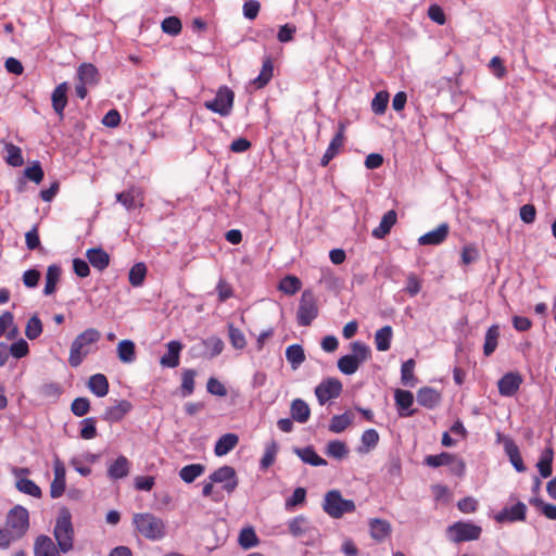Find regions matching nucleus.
<instances>
[{
  "label": "nucleus",
  "mask_w": 556,
  "mask_h": 556,
  "mask_svg": "<svg viewBox=\"0 0 556 556\" xmlns=\"http://www.w3.org/2000/svg\"><path fill=\"white\" fill-rule=\"evenodd\" d=\"M101 338V333L94 328H88L79 333L72 342L68 363L72 367H78L91 353L92 345Z\"/></svg>",
  "instance_id": "f257e3e1"
},
{
  "label": "nucleus",
  "mask_w": 556,
  "mask_h": 556,
  "mask_svg": "<svg viewBox=\"0 0 556 556\" xmlns=\"http://www.w3.org/2000/svg\"><path fill=\"white\" fill-rule=\"evenodd\" d=\"M53 535L60 551L63 554L68 553L74 546V527L72 523V515L68 508L62 507L59 510Z\"/></svg>",
  "instance_id": "f03ea898"
},
{
  "label": "nucleus",
  "mask_w": 556,
  "mask_h": 556,
  "mask_svg": "<svg viewBox=\"0 0 556 556\" xmlns=\"http://www.w3.org/2000/svg\"><path fill=\"white\" fill-rule=\"evenodd\" d=\"M132 521L137 531L148 540L156 541L165 535L163 520L153 514H135Z\"/></svg>",
  "instance_id": "7ed1b4c3"
},
{
  "label": "nucleus",
  "mask_w": 556,
  "mask_h": 556,
  "mask_svg": "<svg viewBox=\"0 0 556 556\" xmlns=\"http://www.w3.org/2000/svg\"><path fill=\"white\" fill-rule=\"evenodd\" d=\"M355 508L354 501L343 498L339 490H330L324 496L323 509L331 518H341L345 514L353 513Z\"/></svg>",
  "instance_id": "20e7f679"
},
{
  "label": "nucleus",
  "mask_w": 556,
  "mask_h": 556,
  "mask_svg": "<svg viewBox=\"0 0 556 556\" xmlns=\"http://www.w3.org/2000/svg\"><path fill=\"white\" fill-rule=\"evenodd\" d=\"M317 299L314 292L309 289L303 291L298 312L296 320L300 326L307 327L318 316Z\"/></svg>",
  "instance_id": "39448f33"
},
{
  "label": "nucleus",
  "mask_w": 556,
  "mask_h": 556,
  "mask_svg": "<svg viewBox=\"0 0 556 556\" xmlns=\"http://www.w3.org/2000/svg\"><path fill=\"white\" fill-rule=\"evenodd\" d=\"M235 101V92L227 86H220L216 96L212 100L204 102L205 109L219 114L220 116L230 115Z\"/></svg>",
  "instance_id": "423d86ee"
},
{
  "label": "nucleus",
  "mask_w": 556,
  "mask_h": 556,
  "mask_svg": "<svg viewBox=\"0 0 556 556\" xmlns=\"http://www.w3.org/2000/svg\"><path fill=\"white\" fill-rule=\"evenodd\" d=\"M5 527L13 531L15 538H22L29 527V516L26 508L15 506L7 515Z\"/></svg>",
  "instance_id": "0eeeda50"
},
{
  "label": "nucleus",
  "mask_w": 556,
  "mask_h": 556,
  "mask_svg": "<svg viewBox=\"0 0 556 556\" xmlns=\"http://www.w3.org/2000/svg\"><path fill=\"white\" fill-rule=\"evenodd\" d=\"M451 539L455 543L478 540L482 529L479 526L469 522L458 521L447 528Z\"/></svg>",
  "instance_id": "6e6552de"
},
{
  "label": "nucleus",
  "mask_w": 556,
  "mask_h": 556,
  "mask_svg": "<svg viewBox=\"0 0 556 556\" xmlns=\"http://www.w3.org/2000/svg\"><path fill=\"white\" fill-rule=\"evenodd\" d=\"M341 392L342 383L337 378H327L315 388V395L320 405L326 404L332 399L339 397Z\"/></svg>",
  "instance_id": "1a4fd4ad"
},
{
  "label": "nucleus",
  "mask_w": 556,
  "mask_h": 556,
  "mask_svg": "<svg viewBox=\"0 0 556 556\" xmlns=\"http://www.w3.org/2000/svg\"><path fill=\"white\" fill-rule=\"evenodd\" d=\"M210 480L215 483H224V489L232 493L238 486L236 470L230 466H223L210 475Z\"/></svg>",
  "instance_id": "9d476101"
},
{
  "label": "nucleus",
  "mask_w": 556,
  "mask_h": 556,
  "mask_svg": "<svg viewBox=\"0 0 556 556\" xmlns=\"http://www.w3.org/2000/svg\"><path fill=\"white\" fill-rule=\"evenodd\" d=\"M53 471L54 477L50 485V496L52 498H59L63 495L65 491V466L64 464L56 457L53 463Z\"/></svg>",
  "instance_id": "9b49d317"
},
{
  "label": "nucleus",
  "mask_w": 556,
  "mask_h": 556,
  "mask_svg": "<svg viewBox=\"0 0 556 556\" xmlns=\"http://www.w3.org/2000/svg\"><path fill=\"white\" fill-rule=\"evenodd\" d=\"M527 506L522 502L516 503L511 507H505L496 514L495 520L500 523L523 521L526 519Z\"/></svg>",
  "instance_id": "f8f14e48"
},
{
  "label": "nucleus",
  "mask_w": 556,
  "mask_h": 556,
  "mask_svg": "<svg viewBox=\"0 0 556 556\" xmlns=\"http://www.w3.org/2000/svg\"><path fill=\"white\" fill-rule=\"evenodd\" d=\"M34 555L35 556H62L58 543L45 534H40L36 538L34 543Z\"/></svg>",
  "instance_id": "ddd939ff"
},
{
  "label": "nucleus",
  "mask_w": 556,
  "mask_h": 556,
  "mask_svg": "<svg viewBox=\"0 0 556 556\" xmlns=\"http://www.w3.org/2000/svg\"><path fill=\"white\" fill-rule=\"evenodd\" d=\"M450 232L447 223L440 224L435 229L422 235L418 239L420 245H439L445 241Z\"/></svg>",
  "instance_id": "4468645a"
},
{
  "label": "nucleus",
  "mask_w": 556,
  "mask_h": 556,
  "mask_svg": "<svg viewBox=\"0 0 556 556\" xmlns=\"http://www.w3.org/2000/svg\"><path fill=\"white\" fill-rule=\"evenodd\" d=\"M132 408V405L127 400H122L117 402L115 405L110 406L105 409L102 415L103 420L108 422H117L124 418V416L129 413Z\"/></svg>",
  "instance_id": "2eb2a0df"
},
{
  "label": "nucleus",
  "mask_w": 556,
  "mask_h": 556,
  "mask_svg": "<svg viewBox=\"0 0 556 556\" xmlns=\"http://www.w3.org/2000/svg\"><path fill=\"white\" fill-rule=\"evenodd\" d=\"M116 200L127 210L137 208L143 205L142 192L139 188H130L127 191L116 194Z\"/></svg>",
  "instance_id": "dca6fc26"
},
{
  "label": "nucleus",
  "mask_w": 556,
  "mask_h": 556,
  "mask_svg": "<svg viewBox=\"0 0 556 556\" xmlns=\"http://www.w3.org/2000/svg\"><path fill=\"white\" fill-rule=\"evenodd\" d=\"M45 177L43 169L38 161H35L30 166L24 169V176L18 180L17 191L23 192L25 190L26 181L28 179L35 184H40Z\"/></svg>",
  "instance_id": "f3484780"
},
{
  "label": "nucleus",
  "mask_w": 556,
  "mask_h": 556,
  "mask_svg": "<svg viewBox=\"0 0 556 556\" xmlns=\"http://www.w3.org/2000/svg\"><path fill=\"white\" fill-rule=\"evenodd\" d=\"M182 350V344L179 341L173 340L167 343V353L160 359L163 367L175 368L179 365V355Z\"/></svg>",
  "instance_id": "a211bd4d"
},
{
  "label": "nucleus",
  "mask_w": 556,
  "mask_h": 556,
  "mask_svg": "<svg viewBox=\"0 0 556 556\" xmlns=\"http://www.w3.org/2000/svg\"><path fill=\"white\" fill-rule=\"evenodd\" d=\"M395 403L401 417H409L414 415V410H409V407L414 403V395L410 391L396 390L394 393Z\"/></svg>",
  "instance_id": "6ab92c4d"
},
{
  "label": "nucleus",
  "mask_w": 556,
  "mask_h": 556,
  "mask_svg": "<svg viewBox=\"0 0 556 556\" xmlns=\"http://www.w3.org/2000/svg\"><path fill=\"white\" fill-rule=\"evenodd\" d=\"M67 83L58 85L51 96L52 106L55 113L62 118L64 109L67 104Z\"/></svg>",
  "instance_id": "aec40b11"
},
{
  "label": "nucleus",
  "mask_w": 556,
  "mask_h": 556,
  "mask_svg": "<svg viewBox=\"0 0 556 556\" xmlns=\"http://www.w3.org/2000/svg\"><path fill=\"white\" fill-rule=\"evenodd\" d=\"M521 383V378L513 372L504 375L498 381V391L504 396L514 395Z\"/></svg>",
  "instance_id": "412c9836"
},
{
  "label": "nucleus",
  "mask_w": 556,
  "mask_h": 556,
  "mask_svg": "<svg viewBox=\"0 0 556 556\" xmlns=\"http://www.w3.org/2000/svg\"><path fill=\"white\" fill-rule=\"evenodd\" d=\"M504 450L514 468L518 472H523L526 470V466L523 464L522 457L520 455L519 448L510 438L504 439Z\"/></svg>",
  "instance_id": "4be33fe9"
},
{
  "label": "nucleus",
  "mask_w": 556,
  "mask_h": 556,
  "mask_svg": "<svg viewBox=\"0 0 556 556\" xmlns=\"http://www.w3.org/2000/svg\"><path fill=\"white\" fill-rule=\"evenodd\" d=\"M441 401V394L433 388L424 387L417 392V402L427 408L435 407Z\"/></svg>",
  "instance_id": "5701e85b"
},
{
  "label": "nucleus",
  "mask_w": 556,
  "mask_h": 556,
  "mask_svg": "<svg viewBox=\"0 0 556 556\" xmlns=\"http://www.w3.org/2000/svg\"><path fill=\"white\" fill-rule=\"evenodd\" d=\"M86 256L88 262L99 270L105 269L110 264L109 254L101 248H92L87 250Z\"/></svg>",
  "instance_id": "b1692460"
},
{
  "label": "nucleus",
  "mask_w": 556,
  "mask_h": 556,
  "mask_svg": "<svg viewBox=\"0 0 556 556\" xmlns=\"http://www.w3.org/2000/svg\"><path fill=\"white\" fill-rule=\"evenodd\" d=\"M239 438L235 433H226L222 435L215 443L214 453L217 456H224L236 447Z\"/></svg>",
  "instance_id": "393cba45"
},
{
  "label": "nucleus",
  "mask_w": 556,
  "mask_h": 556,
  "mask_svg": "<svg viewBox=\"0 0 556 556\" xmlns=\"http://www.w3.org/2000/svg\"><path fill=\"white\" fill-rule=\"evenodd\" d=\"M77 76L83 85H97L99 81V73L97 67L91 63H84L77 70Z\"/></svg>",
  "instance_id": "a878e982"
},
{
  "label": "nucleus",
  "mask_w": 556,
  "mask_h": 556,
  "mask_svg": "<svg viewBox=\"0 0 556 556\" xmlns=\"http://www.w3.org/2000/svg\"><path fill=\"white\" fill-rule=\"evenodd\" d=\"M396 223V212L393 210L388 211L381 218V222L377 228L372 230V236L377 239L384 238L391 228Z\"/></svg>",
  "instance_id": "bb28decb"
},
{
  "label": "nucleus",
  "mask_w": 556,
  "mask_h": 556,
  "mask_svg": "<svg viewBox=\"0 0 556 556\" xmlns=\"http://www.w3.org/2000/svg\"><path fill=\"white\" fill-rule=\"evenodd\" d=\"M129 473V462L125 456H118L108 469L111 479L117 480L125 478Z\"/></svg>",
  "instance_id": "cd10ccee"
},
{
  "label": "nucleus",
  "mask_w": 556,
  "mask_h": 556,
  "mask_svg": "<svg viewBox=\"0 0 556 556\" xmlns=\"http://www.w3.org/2000/svg\"><path fill=\"white\" fill-rule=\"evenodd\" d=\"M89 390L98 397H103L109 392V381L103 374H96L89 378Z\"/></svg>",
  "instance_id": "c85d7f7f"
},
{
  "label": "nucleus",
  "mask_w": 556,
  "mask_h": 556,
  "mask_svg": "<svg viewBox=\"0 0 556 556\" xmlns=\"http://www.w3.org/2000/svg\"><path fill=\"white\" fill-rule=\"evenodd\" d=\"M393 337V329L391 326L387 325L382 328L378 329L375 333V345L376 349L380 352H386L391 346V341Z\"/></svg>",
  "instance_id": "c756f323"
},
{
  "label": "nucleus",
  "mask_w": 556,
  "mask_h": 556,
  "mask_svg": "<svg viewBox=\"0 0 556 556\" xmlns=\"http://www.w3.org/2000/svg\"><path fill=\"white\" fill-rule=\"evenodd\" d=\"M369 527L371 538L378 542L383 541L391 533V525L387 520L372 519Z\"/></svg>",
  "instance_id": "7c9ffc66"
},
{
  "label": "nucleus",
  "mask_w": 556,
  "mask_h": 556,
  "mask_svg": "<svg viewBox=\"0 0 556 556\" xmlns=\"http://www.w3.org/2000/svg\"><path fill=\"white\" fill-rule=\"evenodd\" d=\"M60 277L61 267L56 264L49 265L46 274V285L43 289L45 295H51L55 292L56 283L59 282Z\"/></svg>",
  "instance_id": "2f4dec72"
},
{
  "label": "nucleus",
  "mask_w": 556,
  "mask_h": 556,
  "mask_svg": "<svg viewBox=\"0 0 556 556\" xmlns=\"http://www.w3.org/2000/svg\"><path fill=\"white\" fill-rule=\"evenodd\" d=\"M290 413L294 420L304 424L309 418L311 409L306 402L295 399L291 403Z\"/></svg>",
  "instance_id": "473e14b6"
},
{
  "label": "nucleus",
  "mask_w": 556,
  "mask_h": 556,
  "mask_svg": "<svg viewBox=\"0 0 556 556\" xmlns=\"http://www.w3.org/2000/svg\"><path fill=\"white\" fill-rule=\"evenodd\" d=\"M286 358L293 370H296L305 361L304 350L300 344L289 345L286 350Z\"/></svg>",
  "instance_id": "72a5a7b5"
},
{
  "label": "nucleus",
  "mask_w": 556,
  "mask_h": 556,
  "mask_svg": "<svg viewBox=\"0 0 556 556\" xmlns=\"http://www.w3.org/2000/svg\"><path fill=\"white\" fill-rule=\"evenodd\" d=\"M117 355L121 362L129 364L136 359V346L131 340H122L117 344Z\"/></svg>",
  "instance_id": "f704fd0d"
},
{
  "label": "nucleus",
  "mask_w": 556,
  "mask_h": 556,
  "mask_svg": "<svg viewBox=\"0 0 556 556\" xmlns=\"http://www.w3.org/2000/svg\"><path fill=\"white\" fill-rule=\"evenodd\" d=\"M353 421V414L345 412L341 415H334L329 424V431L333 433L343 432Z\"/></svg>",
  "instance_id": "c9c22d12"
},
{
  "label": "nucleus",
  "mask_w": 556,
  "mask_h": 556,
  "mask_svg": "<svg viewBox=\"0 0 556 556\" xmlns=\"http://www.w3.org/2000/svg\"><path fill=\"white\" fill-rule=\"evenodd\" d=\"M4 150L7 153L4 160L10 166L20 167L24 164V159L20 147L11 142H5Z\"/></svg>",
  "instance_id": "e433bc0d"
},
{
  "label": "nucleus",
  "mask_w": 556,
  "mask_h": 556,
  "mask_svg": "<svg viewBox=\"0 0 556 556\" xmlns=\"http://www.w3.org/2000/svg\"><path fill=\"white\" fill-rule=\"evenodd\" d=\"M273 71H274L273 62H271L270 58H266L263 61V66H262L261 73L252 81V84L255 86V88H257V89L264 88L270 81V79L273 77Z\"/></svg>",
  "instance_id": "4c0bfd02"
},
{
  "label": "nucleus",
  "mask_w": 556,
  "mask_h": 556,
  "mask_svg": "<svg viewBox=\"0 0 556 556\" xmlns=\"http://www.w3.org/2000/svg\"><path fill=\"white\" fill-rule=\"evenodd\" d=\"M205 471V466L202 464H191L182 467L179 470L180 479L186 483H192L197 478L202 476Z\"/></svg>",
  "instance_id": "58836bf2"
},
{
  "label": "nucleus",
  "mask_w": 556,
  "mask_h": 556,
  "mask_svg": "<svg viewBox=\"0 0 556 556\" xmlns=\"http://www.w3.org/2000/svg\"><path fill=\"white\" fill-rule=\"evenodd\" d=\"M201 345L204 349V355L210 358L219 355L224 350V342L217 337H211L203 340Z\"/></svg>",
  "instance_id": "ea45409f"
},
{
  "label": "nucleus",
  "mask_w": 556,
  "mask_h": 556,
  "mask_svg": "<svg viewBox=\"0 0 556 556\" xmlns=\"http://www.w3.org/2000/svg\"><path fill=\"white\" fill-rule=\"evenodd\" d=\"M498 337V326L493 325L486 330L483 345V353L485 356H490L496 350Z\"/></svg>",
  "instance_id": "a19ab883"
},
{
  "label": "nucleus",
  "mask_w": 556,
  "mask_h": 556,
  "mask_svg": "<svg viewBox=\"0 0 556 556\" xmlns=\"http://www.w3.org/2000/svg\"><path fill=\"white\" fill-rule=\"evenodd\" d=\"M298 456L306 464L312 466H325L327 462L321 458L313 447H304L295 450Z\"/></svg>",
  "instance_id": "79ce46f5"
},
{
  "label": "nucleus",
  "mask_w": 556,
  "mask_h": 556,
  "mask_svg": "<svg viewBox=\"0 0 556 556\" xmlns=\"http://www.w3.org/2000/svg\"><path fill=\"white\" fill-rule=\"evenodd\" d=\"M15 486L20 492L36 498H39L42 495L41 489L33 480L26 478L18 479Z\"/></svg>",
  "instance_id": "37998d69"
},
{
  "label": "nucleus",
  "mask_w": 556,
  "mask_h": 556,
  "mask_svg": "<svg viewBox=\"0 0 556 556\" xmlns=\"http://www.w3.org/2000/svg\"><path fill=\"white\" fill-rule=\"evenodd\" d=\"M415 361L408 359L402 364L401 381L406 387H414L417 383V378L414 375Z\"/></svg>",
  "instance_id": "c03bdc74"
},
{
  "label": "nucleus",
  "mask_w": 556,
  "mask_h": 556,
  "mask_svg": "<svg viewBox=\"0 0 556 556\" xmlns=\"http://www.w3.org/2000/svg\"><path fill=\"white\" fill-rule=\"evenodd\" d=\"M288 528L293 536L300 538L308 530V521L304 516H298L288 522Z\"/></svg>",
  "instance_id": "a18cd8bd"
},
{
  "label": "nucleus",
  "mask_w": 556,
  "mask_h": 556,
  "mask_svg": "<svg viewBox=\"0 0 556 556\" xmlns=\"http://www.w3.org/2000/svg\"><path fill=\"white\" fill-rule=\"evenodd\" d=\"M352 354H350L354 359H356L359 364L364 363L371 356V350L370 348L361 342L355 341L351 344Z\"/></svg>",
  "instance_id": "49530a36"
},
{
  "label": "nucleus",
  "mask_w": 556,
  "mask_h": 556,
  "mask_svg": "<svg viewBox=\"0 0 556 556\" xmlns=\"http://www.w3.org/2000/svg\"><path fill=\"white\" fill-rule=\"evenodd\" d=\"M238 542L242 548L249 549L257 545L258 538L253 528H244L239 534Z\"/></svg>",
  "instance_id": "de8ad7c7"
},
{
  "label": "nucleus",
  "mask_w": 556,
  "mask_h": 556,
  "mask_svg": "<svg viewBox=\"0 0 556 556\" xmlns=\"http://www.w3.org/2000/svg\"><path fill=\"white\" fill-rule=\"evenodd\" d=\"M147 275V267L143 263L135 264L128 274L129 282L132 287H140Z\"/></svg>",
  "instance_id": "09e8293b"
},
{
  "label": "nucleus",
  "mask_w": 556,
  "mask_h": 556,
  "mask_svg": "<svg viewBox=\"0 0 556 556\" xmlns=\"http://www.w3.org/2000/svg\"><path fill=\"white\" fill-rule=\"evenodd\" d=\"M326 453L330 457H333L336 459H342L348 456L349 450L344 442L333 440L328 443Z\"/></svg>",
  "instance_id": "8fccbe9b"
},
{
  "label": "nucleus",
  "mask_w": 556,
  "mask_h": 556,
  "mask_svg": "<svg viewBox=\"0 0 556 556\" xmlns=\"http://www.w3.org/2000/svg\"><path fill=\"white\" fill-rule=\"evenodd\" d=\"M301 280L295 276H286L279 283V290L286 294L293 295L301 289Z\"/></svg>",
  "instance_id": "3c124183"
},
{
  "label": "nucleus",
  "mask_w": 556,
  "mask_h": 556,
  "mask_svg": "<svg viewBox=\"0 0 556 556\" xmlns=\"http://www.w3.org/2000/svg\"><path fill=\"white\" fill-rule=\"evenodd\" d=\"M359 366L361 364L356 359H354V357H352L350 354L340 357L338 361V368L344 375L355 374L358 370Z\"/></svg>",
  "instance_id": "603ef678"
},
{
  "label": "nucleus",
  "mask_w": 556,
  "mask_h": 556,
  "mask_svg": "<svg viewBox=\"0 0 556 556\" xmlns=\"http://www.w3.org/2000/svg\"><path fill=\"white\" fill-rule=\"evenodd\" d=\"M552 463L553 451L552 448H546L536 464V467L543 478H547L552 475Z\"/></svg>",
  "instance_id": "864d4df0"
},
{
  "label": "nucleus",
  "mask_w": 556,
  "mask_h": 556,
  "mask_svg": "<svg viewBox=\"0 0 556 556\" xmlns=\"http://www.w3.org/2000/svg\"><path fill=\"white\" fill-rule=\"evenodd\" d=\"M195 375H197V372L193 369L184 370L182 376H181V394H182V396H189L193 393Z\"/></svg>",
  "instance_id": "5fc2aeb1"
},
{
  "label": "nucleus",
  "mask_w": 556,
  "mask_h": 556,
  "mask_svg": "<svg viewBox=\"0 0 556 556\" xmlns=\"http://www.w3.org/2000/svg\"><path fill=\"white\" fill-rule=\"evenodd\" d=\"M344 131H345V125L344 123H339L338 125V131L334 135V137L331 139L327 151L330 153H333V155H337L339 151L342 149L344 144Z\"/></svg>",
  "instance_id": "6e6d98bb"
},
{
  "label": "nucleus",
  "mask_w": 556,
  "mask_h": 556,
  "mask_svg": "<svg viewBox=\"0 0 556 556\" xmlns=\"http://www.w3.org/2000/svg\"><path fill=\"white\" fill-rule=\"evenodd\" d=\"M277 453L278 444L274 440L268 442L265 446V452L261 459V468L266 469L271 466L275 462Z\"/></svg>",
  "instance_id": "4d7b16f0"
},
{
  "label": "nucleus",
  "mask_w": 556,
  "mask_h": 556,
  "mask_svg": "<svg viewBox=\"0 0 556 556\" xmlns=\"http://www.w3.org/2000/svg\"><path fill=\"white\" fill-rule=\"evenodd\" d=\"M42 332V324L41 320L37 316H31L25 328V336L29 340L37 339Z\"/></svg>",
  "instance_id": "13d9d810"
},
{
  "label": "nucleus",
  "mask_w": 556,
  "mask_h": 556,
  "mask_svg": "<svg viewBox=\"0 0 556 556\" xmlns=\"http://www.w3.org/2000/svg\"><path fill=\"white\" fill-rule=\"evenodd\" d=\"M389 103V93L386 91L378 92L371 101V110L375 114L382 115Z\"/></svg>",
  "instance_id": "bf43d9fd"
},
{
  "label": "nucleus",
  "mask_w": 556,
  "mask_h": 556,
  "mask_svg": "<svg viewBox=\"0 0 556 556\" xmlns=\"http://www.w3.org/2000/svg\"><path fill=\"white\" fill-rule=\"evenodd\" d=\"M228 334L230 343L235 349L242 350L245 348L247 340L243 332L240 329L233 327L232 325H229Z\"/></svg>",
  "instance_id": "052dcab7"
},
{
  "label": "nucleus",
  "mask_w": 556,
  "mask_h": 556,
  "mask_svg": "<svg viewBox=\"0 0 556 556\" xmlns=\"http://www.w3.org/2000/svg\"><path fill=\"white\" fill-rule=\"evenodd\" d=\"M162 30L170 36H177L181 31V22L176 16H168L162 22Z\"/></svg>",
  "instance_id": "680f3d73"
},
{
  "label": "nucleus",
  "mask_w": 556,
  "mask_h": 556,
  "mask_svg": "<svg viewBox=\"0 0 556 556\" xmlns=\"http://www.w3.org/2000/svg\"><path fill=\"white\" fill-rule=\"evenodd\" d=\"M453 459V454L443 452L439 455H428L425 458V464L432 468H438L440 466H447L450 460Z\"/></svg>",
  "instance_id": "e2e57ef3"
},
{
  "label": "nucleus",
  "mask_w": 556,
  "mask_h": 556,
  "mask_svg": "<svg viewBox=\"0 0 556 556\" xmlns=\"http://www.w3.org/2000/svg\"><path fill=\"white\" fill-rule=\"evenodd\" d=\"M96 419L93 417L81 420L80 437L85 440H91L97 437Z\"/></svg>",
  "instance_id": "0e129e2a"
},
{
  "label": "nucleus",
  "mask_w": 556,
  "mask_h": 556,
  "mask_svg": "<svg viewBox=\"0 0 556 556\" xmlns=\"http://www.w3.org/2000/svg\"><path fill=\"white\" fill-rule=\"evenodd\" d=\"M72 413L77 417H83L90 409V402L87 397H76L71 405Z\"/></svg>",
  "instance_id": "69168bd1"
},
{
  "label": "nucleus",
  "mask_w": 556,
  "mask_h": 556,
  "mask_svg": "<svg viewBox=\"0 0 556 556\" xmlns=\"http://www.w3.org/2000/svg\"><path fill=\"white\" fill-rule=\"evenodd\" d=\"M379 441V434L375 429H367L362 434V444L366 447V452L376 447Z\"/></svg>",
  "instance_id": "338daca9"
},
{
  "label": "nucleus",
  "mask_w": 556,
  "mask_h": 556,
  "mask_svg": "<svg viewBox=\"0 0 556 556\" xmlns=\"http://www.w3.org/2000/svg\"><path fill=\"white\" fill-rule=\"evenodd\" d=\"M306 498V490L304 488H296L293 491L291 497L286 501V508L291 509L298 505H301L305 502Z\"/></svg>",
  "instance_id": "774afa93"
}]
</instances>
